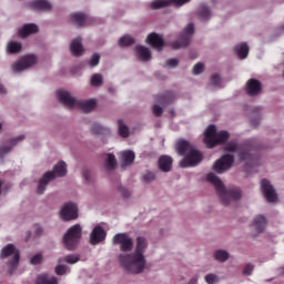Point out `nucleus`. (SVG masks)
Segmentation results:
<instances>
[{"label": "nucleus", "mask_w": 284, "mask_h": 284, "mask_svg": "<svg viewBox=\"0 0 284 284\" xmlns=\"http://www.w3.org/2000/svg\"><path fill=\"white\" fill-rule=\"evenodd\" d=\"M88 22V18L83 14V12H73L69 16V23L72 26H78L79 28L85 26Z\"/></svg>", "instance_id": "393cba45"}, {"label": "nucleus", "mask_w": 284, "mask_h": 284, "mask_svg": "<svg viewBox=\"0 0 284 284\" xmlns=\"http://www.w3.org/2000/svg\"><path fill=\"white\" fill-rule=\"evenodd\" d=\"M37 32H39V27L34 23L24 24L18 30V34L22 39L30 37V34H37Z\"/></svg>", "instance_id": "b1692460"}, {"label": "nucleus", "mask_w": 284, "mask_h": 284, "mask_svg": "<svg viewBox=\"0 0 284 284\" xmlns=\"http://www.w3.org/2000/svg\"><path fill=\"white\" fill-rule=\"evenodd\" d=\"M82 176L83 179H85V181H90V179H92V173L90 172V170L84 169L82 170Z\"/></svg>", "instance_id": "864d4df0"}, {"label": "nucleus", "mask_w": 284, "mask_h": 284, "mask_svg": "<svg viewBox=\"0 0 284 284\" xmlns=\"http://www.w3.org/2000/svg\"><path fill=\"white\" fill-rule=\"evenodd\" d=\"M26 136L18 135L12 138L11 140L7 141L4 144L0 146V156H6V154H10L16 145H19L21 141H23Z\"/></svg>", "instance_id": "f3484780"}, {"label": "nucleus", "mask_w": 284, "mask_h": 284, "mask_svg": "<svg viewBox=\"0 0 284 284\" xmlns=\"http://www.w3.org/2000/svg\"><path fill=\"white\" fill-rule=\"evenodd\" d=\"M206 181L215 187L223 205H230V203L239 201L243 196V193L239 187L225 189L223 181H221V179H219L214 173H209L206 175Z\"/></svg>", "instance_id": "f03ea898"}, {"label": "nucleus", "mask_w": 284, "mask_h": 284, "mask_svg": "<svg viewBox=\"0 0 284 284\" xmlns=\"http://www.w3.org/2000/svg\"><path fill=\"white\" fill-rule=\"evenodd\" d=\"M176 152L178 154H186L180 162V168H194L203 161V154L194 148V145L190 144V142L185 140H179L176 143Z\"/></svg>", "instance_id": "7ed1b4c3"}, {"label": "nucleus", "mask_w": 284, "mask_h": 284, "mask_svg": "<svg viewBox=\"0 0 284 284\" xmlns=\"http://www.w3.org/2000/svg\"><path fill=\"white\" fill-rule=\"evenodd\" d=\"M250 227L252 236H258V234L265 232V227H267V219L263 214L255 215Z\"/></svg>", "instance_id": "ddd939ff"}, {"label": "nucleus", "mask_w": 284, "mask_h": 284, "mask_svg": "<svg viewBox=\"0 0 284 284\" xmlns=\"http://www.w3.org/2000/svg\"><path fill=\"white\" fill-rule=\"evenodd\" d=\"M36 235L41 236L43 234V227L41 225H36Z\"/></svg>", "instance_id": "5fc2aeb1"}, {"label": "nucleus", "mask_w": 284, "mask_h": 284, "mask_svg": "<svg viewBox=\"0 0 284 284\" xmlns=\"http://www.w3.org/2000/svg\"><path fill=\"white\" fill-rule=\"evenodd\" d=\"M227 139H230V133L227 131L216 132V126L211 124L204 131L203 142L205 143L206 148H215V145L225 143Z\"/></svg>", "instance_id": "39448f33"}, {"label": "nucleus", "mask_w": 284, "mask_h": 284, "mask_svg": "<svg viewBox=\"0 0 284 284\" xmlns=\"http://www.w3.org/2000/svg\"><path fill=\"white\" fill-rule=\"evenodd\" d=\"M37 55L29 54L24 55L20 60H17L11 64V71L13 74H19L21 72H24V70H29V68H33V65H37Z\"/></svg>", "instance_id": "1a4fd4ad"}, {"label": "nucleus", "mask_w": 284, "mask_h": 284, "mask_svg": "<svg viewBox=\"0 0 284 284\" xmlns=\"http://www.w3.org/2000/svg\"><path fill=\"white\" fill-rule=\"evenodd\" d=\"M187 284H199V275H194L193 277H191Z\"/></svg>", "instance_id": "6e6d98bb"}, {"label": "nucleus", "mask_w": 284, "mask_h": 284, "mask_svg": "<svg viewBox=\"0 0 284 284\" xmlns=\"http://www.w3.org/2000/svg\"><path fill=\"white\" fill-rule=\"evenodd\" d=\"M204 70H205V64H203V62H197L196 64H194L192 69V73L196 77L199 74H202Z\"/></svg>", "instance_id": "37998d69"}, {"label": "nucleus", "mask_w": 284, "mask_h": 284, "mask_svg": "<svg viewBox=\"0 0 284 284\" xmlns=\"http://www.w3.org/2000/svg\"><path fill=\"white\" fill-rule=\"evenodd\" d=\"M234 52L239 59H247V54H250V47L245 42L239 43L234 47Z\"/></svg>", "instance_id": "c85d7f7f"}, {"label": "nucleus", "mask_w": 284, "mask_h": 284, "mask_svg": "<svg viewBox=\"0 0 284 284\" xmlns=\"http://www.w3.org/2000/svg\"><path fill=\"white\" fill-rule=\"evenodd\" d=\"M258 123H261V119L260 118H257V119H253V120H251V125H253V128H256V125H258Z\"/></svg>", "instance_id": "4d7b16f0"}, {"label": "nucleus", "mask_w": 284, "mask_h": 284, "mask_svg": "<svg viewBox=\"0 0 284 284\" xmlns=\"http://www.w3.org/2000/svg\"><path fill=\"white\" fill-rule=\"evenodd\" d=\"M224 150L226 152H237L240 163H244L245 168H254V165H258V159L252 155V153H250V150L244 148H239L235 144V142L227 143Z\"/></svg>", "instance_id": "423d86ee"}, {"label": "nucleus", "mask_w": 284, "mask_h": 284, "mask_svg": "<svg viewBox=\"0 0 284 284\" xmlns=\"http://www.w3.org/2000/svg\"><path fill=\"white\" fill-rule=\"evenodd\" d=\"M83 227L81 224H75L68 229L62 237V243L67 250H77L82 236Z\"/></svg>", "instance_id": "0eeeda50"}, {"label": "nucleus", "mask_w": 284, "mask_h": 284, "mask_svg": "<svg viewBox=\"0 0 284 284\" xmlns=\"http://www.w3.org/2000/svg\"><path fill=\"white\" fill-rule=\"evenodd\" d=\"M134 44V38L132 36L126 34L119 40L120 48H128V45Z\"/></svg>", "instance_id": "ea45409f"}, {"label": "nucleus", "mask_w": 284, "mask_h": 284, "mask_svg": "<svg viewBox=\"0 0 284 284\" xmlns=\"http://www.w3.org/2000/svg\"><path fill=\"white\" fill-rule=\"evenodd\" d=\"M79 261H81V257H79V255L70 254L64 257H60L58 260V263H68L69 265H74V264L79 263Z\"/></svg>", "instance_id": "e433bc0d"}, {"label": "nucleus", "mask_w": 284, "mask_h": 284, "mask_svg": "<svg viewBox=\"0 0 284 284\" xmlns=\"http://www.w3.org/2000/svg\"><path fill=\"white\" fill-rule=\"evenodd\" d=\"M21 50H23V45L21 44V42L10 40L7 43V47H6L7 54H19Z\"/></svg>", "instance_id": "c756f323"}, {"label": "nucleus", "mask_w": 284, "mask_h": 284, "mask_svg": "<svg viewBox=\"0 0 284 284\" xmlns=\"http://www.w3.org/2000/svg\"><path fill=\"white\" fill-rule=\"evenodd\" d=\"M118 132L123 139H128V136H130V129L125 125L123 120L118 121Z\"/></svg>", "instance_id": "4c0bfd02"}, {"label": "nucleus", "mask_w": 284, "mask_h": 284, "mask_svg": "<svg viewBox=\"0 0 284 284\" xmlns=\"http://www.w3.org/2000/svg\"><path fill=\"white\" fill-rule=\"evenodd\" d=\"M55 274L58 276H65V274H70V268L68 267V265H64L63 263H59L55 266Z\"/></svg>", "instance_id": "a19ab883"}, {"label": "nucleus", "mask_w": 284, "mask_h": 284, "mask_svg": "<svg viewBox=\"0 0 284 284\" xmlns=\"http://www.w3.org/2000/svg\"><path fill=\"white\" fill-rule=\"evenodd\" d=\"M134 54L138 61H150L152 59V52L150 49L141 44L135 45Z\"/></svg>", "instance_id": "4be33fe9"}, {"label": "nucleus", "mask_w": 284, "mask_h": 284, "mask_svg": "<svg viewBox=\"0 0 284 284\" xmlns=\"http://www.w3.org/2000/svg\"><path fill=\"white\" fill-rule=\"evenodd\" d=\"M253 272H254V264L247 263L244 266L242 274H243V276H252Z\"/></svg>", "instance_id": "c03bdc74"}, {"label": "nucleus", "mask_w": 284, "mask_h": 284, "mask_svg": "<svg viewBox=\"0 0 284 284\" xmlns=\"http://www.w3.org/2000/svg\"><path fill=\"white\" fill-rule=\"evenodd\" d=\"M189 1L190 0H153L150 6L152 10H161V8H170V6L181 8V6H185Z\"/></svg>", "instance_id": "dca6fc26"}, {"label": "nucleus", "mask_w": 284, "mask_h": 284, "mask_svg": "<svg viewBox=\"0 0 284 284\" xmlns=\"http://www.w3.org/2000/svg\"><path fill=\"white\" fill-rule=\"evenodd\" d=\"M148 247V239L138 236L132 253H121L118 255V261L122 270L128 272V274H143L145 267H148V258H145Z\"/></svg>", "instance_id": "f257e3e1"}, {"label": "nucleus", "mask_w": 284, "mask_h": 284, "mask_svg": "<svg viewBox=\"0 0 284 284\" xmlns=\"http://www.w3.org/2000/svg\"><path fill=\"white\" fill-rule=\"evenodd\" d=\"M192 34H194V24L189 23L180 36V42L173 43V48L179 50V48H186V45H190V39H192Z\"/></svg>", "instance_id": "4468645a"}, {"label": "nucleus", "mask_w": 284, "mask_h": 284, "mask_svg": "<svg viewBox=\"0 0 284 284\" xmlns=\"http://www.w3.org/2000/svg\"><path fill=\"white\" fill-rule=\"evenodd\" d=\"M6 87L3 85V83L0 81V94H6Z\"/></svg>", "instance_id": "13d9d810"}, {"label": "nucleus", "mask_w": 284, "mask_h": 284, "mask_svg": "<svg viewBox=\"0 0 284 284\" xmlns=\"http://www.w3.org/2000/svg\"><path fill=\"white\" fill-rule=\"evenodd\" d=\"M118 191L124 199H130V196H132V192H130L125 186H118Z\"/></svg>", "instance_id": "a18cd8bd"}, {"label": "nucleus", "mask_w": 284, "mask_h": 284, "mask_svg": "<svg viewBox=\"0 0 284 284\" xmlns=\"http://www.w3.org/2000/svg\"><path fill=\"white\" fill-rule=\"evenodd\" d=\"M50 181H54V175L50 172L44 173L38 182L37 194H44Z\"/></svg>", "instance_id": "5701e85b"}, {"label": "nucleus", "mask_w": 284, "mask_h": 284, "mask_svg": "<svg viewBox=\"0 0 284 284\" xmlns=\"http://www.w3.org/2000/svg\"><path fill=\"white\" fill-rule=\"evenodd\" d=\"M62 221H77L79 219V205L74 202H67L60 209Z\"/></svg>", "instance_id": "9b49d317"}, {"label": "nucleus", "mask_w": 284, "mask_h": 284, "mask_svg": "<svg viewBox=\"0 0 284 284\" xmlns=\"http://www.w3.org/2000/svg\"><path fill=\"white\" fill-rule=\"evenodd\" d=\"M245 90H246V94H248V97H258V94H261V90H262L261 81H258L256 79L248 80L246 82Z\"/></svg>", "instance_id": "aec40b11"}, {"label": "nucleus", "mask_w": 284, "mask_h": 284, "mask_svg": "<svg viewBox=\"0 0 284 284\" xmlns=\"http://www.w3.org/2000/svg\"><path fill=\"white\" fill-rule=\"evenodd\" d=\"M99 61H101V55H99L98 53H93L89 62V65L91 68H97V64L99 63Z\"/></svg>", "instance_id": "49530a36"}, {"label": "nucleus", "mask_w": 284, "mask_h": 284, "mask_svg": "<svg viewBox=\"0 0 284 284\" xmlns=\"http://www.w3.org/2000/svg\"><path fill=\"white\" fill-rule=\"evenodd\" d=\"M43 261V255L38 253L31 257V264L32 265H39Z\"/></svg>", "instance_id": "8fccbe9b"}, {"label": "nucleus", "mask_w": 284, "mask_h": 284, "mask_svg": "<svg viewBox=\"0 0 284 284\" xmlns=\"http://www.w3.org/2000/svg\"><path fill=\"white\" fill-rule=\"evenodd\" d=\"M146 43L151 45V48H154V50H158V52H161V50H163V47L165 45V42L163 41V36L158 33H150L146 37Z\"/></svg>", "instance_id": "6ab92c4d"}, {"label": "nucleus", "mask_w": 284, "mask_h": 284, "mask_svg": "<svg viewBox=\"0 0 284 284\" xmlns=\"http://www.w3.org/2000/svg\"><path fill=\"white\" fill-rule=\"evenodd\" d=\"M156 179V175L153 172H146L143 175L144 183H152Z\"/></svg>", "instance_id": "de8ad7c7"}, {"label": "nucleus", "mask_w": 284, "mask_h": 284, "mask_svg": "<svg viewBox=\"0 0 284 284\" xmlns=\"http://www.w3.org/2000/svg\"><path fill=\"white\" fill-rule=\"evenodd\" d=\"M3 130V123L0 122V132Z\"/></svg>", "instance_id": "bf43d9fd"}, {"label": "nucleus", "mask_w": 284, "mask_h": 284, "mask_svg": "<svg viewBox=\"0 0 284 284\" xmlns=\"http://www.w3.org/2000/svg\"><path fill=\"white\" fill-rule=\"evenodd\" d=\"M0 257H11V261L8 263V272L10 274H14L17 267H19V250H17L13 244H7L4 247H2Z\"/></svg>", "instance_id": "6e6552de"}, {"label": "nucleus", "mask_w": 284, "mask_h": 284, "mask_svg": "<svg viewBox=\"0 0 284 284\" xmlns=\"http://www.w3.org/2000/svg\"><path fill=\"white\" fill-rule=\"evenodd\" d=\"M204 281L206 284H219L221 278L214 273H209L204 276Z\"/></svg>", "instance_id": "79ce46f5"}, {"label": "nucleus", "mask_w": 284, "mask_h": 284, "mask_svg": "<svg viewBox=\"0 0 284 284\" xmlns=\"http://www.w3.org/2000/svg\"><path fill=\"white\" fill-rule=\"evenodd\" d=\"M282 274H284V266L282 267Z\"/></svg>", "instance_id": "e2e57ef3"}, {"label": "nucleus", "mask_w": 284, "mask_h": 284, "mask_svg": "<svg viewBox=\"0 0 284 284\" xmlns=\"http://www.w3.org/2000/svg\"><path fill=\"white\" fill-rule=\"evenodd\" d=\"M211 83L215 87L221 85V75L219 73H214L213 75H211Z\"/></svg>", "instance_id": "3c124183"}, {"label": "nucleus", "mask_w": 284, "mask_h": 284, "mask_svg": "<svg viewBox=\"0 0 284 284\" xmlns=\"http://www.w3.org/2000/svg\"><path fill=\"white\" fill-rule=\"evenodd\" d=\"M105 230H103V227L100 225L95 226L90 234L91 245H97L98 243H101V241H105Z\"/></svg>", "instance_id": "412c9836"}, {"label": "nucleus", "mask_w": 284, "mask_h": 284, "mask_svg": "<svg viewBox=\"0 0 284 284\" xmlns=\"http://www.w3.org/2000/svg\"><path fill=\"white\" fill-rule=\"evenodd\" d=\"M261 190L267 203H276V201H278V194L276 193V190H274V186H272V183H270V181L262 180Z\"/></svg>", "instance_id": "2eb2a0df"}, {"label": "nucleus", "mask_w": 284, "mask_h": 284, "mask_svg": "<svg viewBox=\"0 0 284 284\" xmlns=\"http://www.w3.org/2000/svg\"><path fill=\"white\" fill-rule=\"evenodd\" d=\"M57 98L65 108H81L83 112H92L97 108V99L78 101L68 91H57Z\"/></svg>", "instance_id": "20e7f679"}, {"label": "nucleus", "mask_w": 284, "mask_h": 284, "mask_svg": "<svg viewBox=\"0 0 284 284\" xmlns=\"http://www.w3.org/2000/svg\"><path fill=\"white\" fill-rule=\"evenodd\" d=\"M232 165H234V155L225 154L214 162L213 170L217 174H223V172H227V170H230Z\"/></svg>", "instance_id": "f8f14e48"}, {"label": "nucleus", "mask_w": 284, "mask_h": 284, "mask_svg": "<svg viewBox=\"0 0 284 284\" xmlns=\"http://www.w3.org/2000/svg\"><path fill=\"white\" fill-rule=\"evenodd\" d=\"M113 245H120V252H132L134 241L128 233H118L112 239Z\"/></svg>", "instance_id": "9d476101"}, {"label": "nucleus", "mask_w": 284, "mask_h": 284, "mask_svg": "<svg viewBox=\"0 0 284 284\" xmlns=\"http://www.w3.org/2000/svg\"><path fill=\"white\" fill-rule=\"evenodd\" d=\"M91 88H101L103 85V75L100 73H94L90 79Z\"/></svg>", "instance_id": "58836bf2"}, {"label": "nucleus", "mask_w": 284, "mask_h": 284, "mask_svg": "<svg viewBox=\"0 0 284 284\" xmlns=\"http://www.w3.org/2000/svg\"><path fill=\"white\" fill-rule=\"evenodd\" d=\"M51 174L53 175V179H57V176H65V174H68V164L63 161L58 162L54 165L53 171H51Z\"/></svg>", "instance_id": "cd10ccee"}, {"label": "nucleus", "mask_w": 284, "mask_h": 284, "mask_svg": "<svg viewBox=\"0 0 284 284\" xmlns=\"http://www.w3.org/2000/svg\"><path fill=\"white\" fill-rule=\"evenodd\" d=\"M199 19L200 21H209V19H212V11H210V8H207V6L202 4L200 7Z\"/></svg>", "instance_id": "c9c22d12"}, {"label": "nucleus", "mask_w": 284, "mask_h": 284, "mask_svg": "<svg viewBox=\"0 0 284 284\" xmlns=\"http://www.w3.org/2000/svg\"><path fill=\"white\" fill-rule=\"evenodd\" d=\"M179 65V60L176 58H172L165 61L164 68H176Z\"/></svg>", "instance_id": "09e8293b"}, {"label": "nucleus", "mask_w": 284, "mask_h": 284, "mask_svg": "<svg viewBox=\"0 0 284 284\" xmlns=\"http://www.w3.org/2000/svg\"><path fill=\"white\" fill-rule=\"evenodd\" d=\"M120 155L123 165H132V163H134V159H136L134 151L130 150L122 151Z\"/></svg>", "instance_id": "473e14b6"}, {"label": "nucleus", "mask_w": 284, "mask_h": 284, "mask_svg": "<svg viewBox=\"0 0 284 284\" xmlns=\"http://www.w3.org/2000/svg\"><path fill=\"white\" fill-rule=\"evenodd\" d=\"M152 110L154 116H161V114H163V108L159 106V104L153 105Z\"/></svg>", "instance_id": "603ef678"}, {"label": "nucleus", "mask_w": 284, "mask_h": 284, "mask_svg": "<svg viewBox=\"0 0 284 284\" xmlns=\"http://www.w3.org/2000/svg\"><path fill=\"white\" fill-rule=\"evenodd\" d=\"M104 170L112 172L116 170V156L112 153H108L104 159Z\"/></svg>", "instance_id": "7c9ffc66"}, {"label": "nucleus", "mask_w": 284, "mask_h": 284, "mask_svg": "<svg viewBox=\"0 0 284 284\" xmlns=\"http://www.w3.org/2000/svg\"><path fill=\"white\" fill-rule=\"evenodd\" d=\"M280 30H284V26L280 27Z\"/></svg>", "instance_id": "680f3d73"}, {"label": "nucleus", "mask_w": 284, "mask_h": 284, "mask_svg": "<svg viewBox=\"0 0 284 284\" xmlns=\"http://www.w3.org/2000/svg\"><path fill=\"white\" fill-rule=\"evenodd\" d=\"M36 284H59V280L54 275L40 274L36 278Z\"/></svg>", "instance_id": "2f4dec72"}, {"label": "nucleus", "mask_w": 284, "mask_h": 284, "mask_svg": "<svg viewBox=\"0 0 284 284\" xmlns=\"http://www.w3.org/2000/svg\"><path fill=\"white\" fill-rule=\"evenodd\" d=\"M162 101H164V103H169L168 98H164Z\"/></svg>", "instance_id": "052dcab7"}, {"label": "nucleus", "mask_w": 284, "mask_h": 284, "mask_svg": "<svg viewBox=\"0 0 284 284\" xmlns=\"http://www.w3.org/2000/svg\"><path fill=\"white\" fill-rule=\"evenodd\" d=\"M159 168L162 172H170L172 170V159L168 155H162L159 159Z\"/></svg>", "instance_id": "72a5a7b5"}, {"label": "nucleus", "mask_w": 284, "mask_h": 284, "mask_svg": "<svg viewBox=\"0 0 284 284\" xmlns=\"http://www.w3.org/2000/svg\"><path fill=\"white\" fill-rule=\"evenodd\" d=\"M91 132L93 134H98V135H106L110 136V134H112V129H110L109 126H103L101 123L99 122H94L91 126Z\"/></svg>", "instance_id": "a878e982"}, {"label": "nucleus", "mask_w": 284, "mask_h": 284, "mask_svg": "<svg viewBox=\"0 0 284 284\" xmlns=\"http://www.w3.org/2000/svg\"><path fill=\"white\" fill-rule=\"evenodd\" d=\"M213 258L214 261H217V263H225L226 261H230V252L226 250H215L213 252Z\"/></svg>", "instance_id": "f704fd0d"}, {"label": "nucleus", "mask_w": 284, "mask_h": 284, "mask_svg": "<svg viewBox=\"0 0 284 284\" xmlns=\"http://www.w3.org/2000/svg\"><path fill=\"white\" fill-rule=\"evenodd\" d=\"M69 50L72 57H83L85 52L83 40L80 37L74 38L69 44Z\"/></svg>", "instance_id": "a211bd4d"}, {"label": "nucleus", "mask_w": 284, "mask_h": 284, "mask_svg": "<svg viewBox=\"0 0 284 284\" xmlns=\"http://www.w3.org/2000/svg\"><path fill=\"white\" fill-rule=\"evenodd\" d=\"M29 7L31 10H52V3L48 0H33Z\"/></svg>", "instance_id": "bb28decb"}]
</instances>
